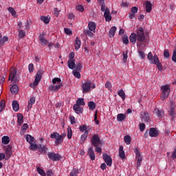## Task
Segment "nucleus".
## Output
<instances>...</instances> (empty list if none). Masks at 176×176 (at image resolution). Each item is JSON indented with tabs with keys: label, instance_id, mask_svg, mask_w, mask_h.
I'll return each mask as SVG.
<instances>
[{
	"label": "nucleus",
	"instance_id": "f257e3e1",
	"mask_svg": "<svg viewBox=\"0 0 176 176\" xmlns=\"http://www.w3.org/2000/svg\"><path fill=\"white\" fill-rule=\"evenodd\" d=\"M145 42V34H144V28H139L137 30V34L132 33L129 37V41L133 45L137 42Z\"/></svg>",
	"mask_w": 176,
	"mask_h": 176
},
{
	"label": "nucleus",
	"instance_id": "f03ea898",
	"mask_svg": "<svg viewBox=\"0 0 176 176\" xmlns=\"http://www.w3.org/2000/svg\"><path fill=\"white\" fill-rule=\"evenodd\" d=\"M147 58L150 62V64H155L159 71H163V66L159 60L157 55H152V52H149L147 55Z\"/></svg>",
	"mask_w": 176,
	"mask_h": 176
},
{
	"label": "nucleus",
	"instance_id": "7ed1b4c3",
	"mask_svg": "<svg viewBox=\"0 0 176 176\" xmlns=\"http://www.w3.org/2000/svg\"><path fill=\"white\" fill-rule=\"evenodd\" d=\"M63 86V82H61V78H54L52 79V85H50L49 90L51 91H58L60 89H61Z\"/></svg>",
	"mask_w": 176,
	"mask_h": 176
},
{
	"label": "nucleus",
	"instance_id": "20e7f679",
	"mask_svg": "<svg viewBox=\"0 0 176 176\" xmlns=\"http://www.w3.org/2000/svg\"><path fill=\"white\" fill-rule=\"evenodd\" d=\"M82 93H90L91 89H96V84L93 83V82L90 80H87L82 85Z\"/></svg>",
	"mask_w": 176,
	"mask_h": 176
},
{
	"label": "nucleus",
	"instance_id": "39448f33",
	"mask_svg": "<svg viewBox=\"0 0 176 176\" xmlns=\"http://www.w3.org/2000/svg\"><path fill=\"white\" fill-rule=\"evenodd\" d=\"M170 85H166L161 86V100L162 101H164L168 98V96H170Z\"/></svg>",
	"mask_w": 176,
	"mask_h": 176
},
{
	"label": "nucleus",
	"instance_id": "423d86ee",
	"mask_svg": "<svg viewBox=\"0 0 176 176\" xmlns=\"http://www.w3.org/2000/svg\"><path fill=\"white\" fill-rule=\"evenodd\" d=\"M25 138L27 142L30 144V148L32 151H36L38 149V145H36V142H35V138H34L32 135L28 134L25 135Z\"/></svg>",
	"mask_w": 176,
	"mask_h": 176
},
{
	"label": "nucleus",
	"instance_id": "0eeeda50",
	"mask_svg": "<svg viewBox=\"0 0 176 176\" xmlns=\"http://www.w3.org/2000/svg\"><path fill=\"white\" fill-rule=\"evenodd\" d=\"M8 80H11V82H14V83H17L19 82V78L17 77V71L16 70V68H10Z\"/></svg>",
	"mask_w": 176,
	"mask_h": 176
},
{
	"label": "nucleus",
	"instance_id": "6e6552de",
	"mask_svg": "<svg viewBox=\"0 0 176 176\" xmlns=\"http://www.w3.org/2000/svg\"><path fill=\"white\" fill-rule=\"evenodd\" d=\"M134 152L135 153V159L137 161V166L140 167L141 166V163L142 162V155H141V152L138 148L135 147Z\"/></svg>",
	"mask_w": 176,
	"mask_h": 176
},
{
	"label": "nucleus",
	"instance_id": "1a4fd4ad",
	"mask_svg": "<svg viewBox=\"0 0 176 176\" xmlns=\"http://www.w3.org/2000/svg\"><path fill=\"white\" fill-rule=\"evenodd\" d=\"M42 72H37L34 82L30 85V87L35 89V86H38V85H39V82H41V79H42Z\"/></svg>",
	"mask_w": 176,
	"mask_h": 176
},
{
	"label": "nucleus",
	"instance_id": "9d476101",
	"mask_svg": "<svg viewBox=\"0 0 176 176\" xmlns=\"http://www.w3.org/2000/svg\"><path fill=\"white\" fill-rule=\"evenodd\" d=\"M50 138L56 140L55 144L56 145H60V144H63V139H61V135H60L57 132H54L50 135Z\"/></svg>",
	"mask_w": 176,
	"mask_h": 176
},
{
	"label": "nucleus",
	"instance_id": "9b49d317",
	"mask_svg": "<svg viewBox=\"0 0 176 176\" xmlns=\"http://www.w3.org/2000/svg\"><path fill=\"white\" fill-rule=\"evenodd\" d=\"M102 12H104V17L106 21L109 22L112 20V16H111V11L109 10V8H105L104 7V10H102Z\"/></svg>",
	"mask_w": 176,
	"mask_h": 176
},
{
	"label": "nucleus",
	"instance_id": "f8f14e48",
	"mask_svg": "<svg viewBox=\"0 0 176 176\" xmlns=\"http://www.w3.org/2000/svg\"><path fill=\"white\" fill-rule=\"evenodd\" d=\"M47 156L49 159H51V160H53L54 162H58L61 159V156H60V155L54 153H48Z\"/></svg>",
	"mask_w": 176,
	"mask_h": 176
},
{
	"label": "nucleus",
	"instance_id": "ddd939ff",
	"mask_svg": "<svg viewBox=\"0 0 176 176\" xmlns=\"http://www.w3.org/2000/svg\"><path fill=\"white\" fill-rule=\"evenodd\" d=\"M100 140L98 135L97 134L94 135L92 136V140H91L92 145H94V146H98V145H100Z\"/></svg>",
	"mask_w": 176,
	"mask_h": 176
},
{
	"label": "nucleus",
	"instance_id": "4468645a",
	"mask_svg": "<svg viewBox=\"0 0 176 176\" xmlns=\"http://www.w3.org/2000/svg\"><path fill=\"white\" fill-rule=\"evenodd\" d=\"M103 159L109 167L112 166V158L108 154H103Z\"/></svg>",
	"mask_w": 176,
	"mask_h": 176
},
{
	"label": "nucleus",
	"instance_id": "2eb2a0df",
	"mask_svg": "<svg viewBox=\"0 0 176 176\" xmlns=\"http://www.w3.org/2000/svg\"><path fill=\"white\" fill-rule=\"evenodd\" d=\"M170 116H175V103L173 102H170V111H169Z\"/></svg>",
	"mask_w": 176,
	"mask_h": 176
},
{
	"label": "nucleus",
	"instance_id": "dca6fc26",
	"mask_svg": "<svg viewBox=\"0 0 176 176\" xmlns=\"http://www.w3.org/2000/svg\"><path fill=\"white\" fill-rule=\"evenodd\" d=\"M153 113L154 115H156L158 118H163L164 115V111L162 109L156 108L154 109Z\"/></svg>",
	"mask_w": 176,
	"mask_h": 176
},
{
	"label": "nucleus",
	"instance_id": "f3484780",
	"mask_svg": "<svg viewBox=\"0 0 176 176\" xmlns=\"http://www.w3.org/2000/svg\"><path fill=\"white\" fill-rule=\"evenodd\" d=\"M8 41H9V37L8 36H2V34H0V46H3Z\"/></svg>",
	"mask_w": 176,
	"mask_h": 176
},
{
	"label": "nucleus",
	"instance_id": "a211bd4d",
	"mask_svg": "<svg viewBox=\"0 0 176 176\" xmlns=\"http://www.w3.org/2000/svg\"><path fill=\"white\" fill-rule=\"evenodd\" d=\"M88 28L92 32H96V29L97 28V25H96V23L93 22V21H90L88 23Z\"/></svg>",
	"mask_w": 176,
	"mask_h": 176
},
{
	"label": "nucleus",
	"instance_id": "6ab92c4d",
	"mask_svg": "<svg viewBox=\"0 0 176 176\" xmlns=\"http://www.w3.org/2000/svg\"><path fill=\"white\" fill-rule=\"evenodd\" d=\"M150 137H157L159 135V131L155 128L150 129L149 131Z\"/></svg>",
	"mask_w": 176,
	"mask_h": 176
},
{
	"label": "nucleus",
	"instance_id": "aec40b11",
	"mask_svg": "<svg viewBox=\"0 0 176 176\" xmlns=\"http://www.w3.org/2000/svg\"><path fill=\"white\" fill-rule=\"evenodd\" d=\"M73 109L75 111L76 113H82V112H83V107H80L79 104H74Z\"/></svg>",
	"mask_w": 176,
	"mask_h": 176
},
{
	"label": "nucleus",
	"instance_id": "412c9836",
	"mask_svg": "<svg viewBox=\"0 0 176 176\" xmlns=\"http://www.w3.org/2000/svg\"><path fill=\"white\" fill-rule=\"evenodd\" d=\"M38 148V152H40V153H43L44 155L47 151V147L45 146V145L40 144L38 147H37V149Z\"/></svg>",
	"mask_w": 176,
	"mask_h": 176
},
{
	"label": "nucleus",
	"instance_id": "4be33fe9",
	"mask_svg": "<svg viewBox=\"0 0 176 176\" xmlns=\"http://www.w3.org/2000/svg\"><path fill=\"white\" fill-rule=\"evenodd\" d=\"M116 30H118V28H116V26H113L111 28L109 32V36L110 38H113V36H115V34H116Z\"/></svg>",
	"mask_w": 176,
	"mask_h": 176
},
{
	"label": "nucleus",
	"instance_id": "5701e85b",
	"mask_svg": "<svg viewBox=\"0 0 176 176\" xmlns=\"http://www.w3.org/2000/svg\"><path fill=\"white\" fill-rule=\"evenodd\" d=\"M44 36H45V34L43 33L42 34H40V36H39L40 42L43 46H45V45H47V43H49L47 40H46V38L43 37Z\"/></svg>",
	"mask_w": 176,
	"mask_h": 176
},
{
	"label": "nucleus",
	"instance_id": "b1692460",
	"mask_svg": "<svg viewBox=\"0 0 176 176\" xmlns=\"http://www.w3.org/2000/svg\"><path fill=\"white\" fill-rule=\"evenodd\" d=\"M81 45H82V43H81L80 40L79 39V38H76V41L74 42L75 49L76 50H79V49H80Z\"/></svg>",
	"mask_w": 176,
	"mask_h": 176
},
{
	"label": "nucleus",
	"instance_id": "393cba45",
	"mask_svg": "<svg viewBox=\"0 0 176 176\" xmlns=\"http://www.w3.org/2000/svg\"><path fill=\"white\" fill-rule=\"evenodd\" d=\"M119 156L120 159L123 160L126 157V154H124V151L123 150V146H120L119 148Z\"/></svg>",
	"mask_w": 176,
	"mask_h": 176
},
{
	"label": "nucleus",
	"instance_id": "a878e982",
	"mask_svg": "<svg viewBox=\"0 0 176 176\" xmlns=\"http://www.w3.org/2000/svg\"><path fill=\"white\" fill-rule=\"evenodd\" d=\"M34 104H35V98L34 97L30 98L28 101V109H31L32 108V105H34Z\"/></svg>",
	"mask_w": 176,
	"mask_h": 176
},
{
	"label": "nucleus",
	"instance_id": "bb28decb",
	"mask_svg": "<svg viewBox=\"0 0 176 176\" xmlns=\"http://www.w3.org/2000/svg\"><path fill=\"white\" fill-rule=\"evenodd\" d=\"M142 119L144 120L145 122H149L150 118H149V114L148 112H143L142 113Z\"/></svg>",
	"mask_w": 176,
	"mask_h": 176
},
{
	"label": "nucleus",
	"instance_id": "cd10ccee",
	"mask_svg": "<svg viewBox=\"0 0 176 176\" xmlns=\"http://www.w3.org/2000/svg\"><path fill=\"white\" fill-rule=\"evenodd\" d=\"M10 91L12 94H17L19 93V86L17 85H12L10 88Z\"/></svg>",
	"mask_w": 176,
	"mask_h": 176
},
{
	"label": "nucleus",
	"instance_id": "c85d7f7f",
	"mask_svg": "<svg viewBox=\"0 0 176 176\" xmlns=\"http://www.w3.org/2000/svg\"><path fill=\"white\" fill-rule=\"evenodd\" d=\"M23 119H24V116H23V114L19 113L17 115V122H18L19 126H21V124H23Z\"/></svg>",
	"mask_w": 176,
	"mask_h": 176
},
{
	"label": "nucleus",
	"instance_id": "c756f323",
	"mask_svg": "<svg viewBox=\"0 0 176 176\" xmlns=\"http://www.w3.org/2000/svg\"><path fill=\"white\" fill-rule=\"evenodd\" d=\"M152 11V3L150 1L146 2V12L147 13H151Z\"/></svg>",
	"mask_w": 176,
	"mask_h": 176
},
{
	"label": "nucleus",
	"instance_id": "7c9ffc66",
	"mask_svg": "<svg viewBox=\"0 0 176 176\" xmlns=\"http://www.w3.org/2000/svg\"><path fill=\"white\" fill-rule=\"evenodd\" d=\"M96 32H91L90 30H84V34L86 35V36H89L90 38H93L94 36V34Z\"/></svg>",
	"mask_w": 176,
	"mask_h": 176
},
{
	"label": "nucleus",
	"instance_id": "2f4dec72",
	"mask_svg": "<svg viewBox=\"0 0 176 176\" xmlns=\"http://www.w3.org/2000/svg\"><path fill=\"white\" fill-rule=\"evenodd\" d=\"M12 108L15 112H17V111H19V109H20V107H19V102L17 101L14 100L12 102Z\"/></svg>",
	"mask_w": 176,
	"mask_h": 176
},
{
	"label": "nucleus",
	"instance_id": "473e14b6",
	"mask_svg": "<svg viewBox=\"0 0 176 176\" xmlns=\"http://www.w3.org/2000/svg\"><path fill=\"white\" fill-rule=\"evenodd\" d=\"M1 142L4 145H8V144H9V142H10V138L8 136H3L1 138Z\"/></svg>",
	"mask_w": 176,
	"mask_h": 176
},
{
	"label": "nucleus",
	"instance_id": "72a5a7b5",
	"mask_svg": "<svg viewBox=\"0 0 176 176\" xmlns=\"http://www.w3.org/2000/svg\"><path fill=\"white\" fill-rule=\"evenodd\" d=\"M40 20H41V21H43V23H45V24H49V23L50 21V16H41L40 17Z\"/></svg>",
	"mask_w": 176,
	"mask_h": 176
},
{
	"label": "nucleus",
	"instance_id": "f704fd0d",
	"mask_svg": "<svg viewBox=\"0 0 176 176\" xmlns=\"http://www.w3.org/2000/svg\"><path fill=\"white\" fill-rule=\"evenodd\" d=\"M67 65L70 69H74V68H75V60H69L67 62Z\"/></svg>",
	"mask_w": 176,
	"mask_h": 176
},
{
	"label": "nucleus",
	"instance_id": "c9c22d12",
	"mask_svg": "<svg viewBox=\"0 0 176 176\" xmlns=\"http://www.w3.org/2000/svg\"><path fill=\"white\" fill-rule=\"evenodd\" d=\"M126 119V114L120 113L117 116V120L118 122H123Z\"/></svg>",
	"mask_w": 176,
	"mask_h": 176
},
{
	"label": "nucleus",
	"instance_id": "e433bc0d",
	"mask_svg": "<svg viewBox=\"0 0 176 176\" xmlns=\"http://www.w3.org/2000/svg\"><path fill=\"white\" fill-rule=\"evenodd\" d=\"M27 129H28V124H23L20 131L21 135H24V133L27 131Z\"/></svg>",
	"mask_w": 176,
	"mask_h": 176
},
{
	"label": "nucleus",
	"instance_id": "4c0bfd02",
	"mask_svg": "<svg viewBox=\"0 0 176 176\" xmlns=\"http://www.w3.org/2000/svg\"><path fill=\"white\" fill-rule=\"evenodd\" d=\"M12 146H8V148L6 149V155L7 157H10V155H12Z\"/></svg>",
	"mask_w": 176,
	"mask_h": 176
},
{
	"label": "nucleus",
	"instance_id": "58836bf2",
	"mask_svg": "<svg viewBox=\"0 0 176 176\" xmlns=\"http://www.w3.org/2000/svg\"><path fill=\"white\" fill-rule=\"evenodd\" d=\"M87 134H89V131H86L84 134H82L81 135V138H80V141L81 142H85V141H86V140L87 139Z\"/></svg>",
	"mask_w": 176,
	"mask_h": 176
},
{
	"label": "nucleus",
	"instance_id": "ea45409f",
	"mask_svg": "<svg viewBox=\"0 0 176 176\" xmlns=\"http://www.w3.org/2000/svg\"><path fill=\"white\" fill-rule=\"evenodd\" d=\"M124 140L126 145H130V144H131V138L130 137V135L124 136Z\"/></svg>",
	"mask_w": 176,
	"mask_h": 176
},
{
	"label": "nucleus",
	"instance_id": "a19ab883",
	"mask_svg": "<svg viewBox=\"0 0 176 176\" xmlns=\"http://www.w3.org/2000/svg\"><path fill=\"white\" fill-rule=\"evenodd\" d=\"M118 96L121 97L122 100H126V94H124V91H123V89L118 91Z\"/></svg>",
	"mask_w": 176,
	"mask_h": 176
},
{
	"label": "nucleus",
	"instance_id": "79ce46f5",
	"mask_svg": "<svg viewBox=\"0 0 176 176\" xmlns=\"http://www.w3.org/2000/svg\"><path fill=\"white\" fill-rule=\"evenodd\" d=\"M36 170H37V173H38V174H40V175L46 176V173H45V170H43V169L41 168V167L38 166L36 168Z\"/></svg>",
	"mask_w": 176,
	"mask_h": 176
},
{
	"label": "nucleus",
	"instance_id": "37998d69",
	"mask_svg": "<svg viewBox=\"0 0 176 176\" xmlns=\"http://www.w3.org/2000/svg\"><path fill=\"white\" fill-rule=\"evenodd\" d=\"M67 138L68 140L72 138V129H71V126L67 127Z\"/></svg>",
	"mask_w": 176,
	"mask_h": 176
},
{
	"label": "nucleus",
	"instance_id": "c03bdc74",
	"mask_svg": "<svg viewBox=\"0 0 176 176\" xmlns=\"http://www.w3.org/2000/svg\"><path fill=\"white\" fill-rule=\"evenodd\" d=\"M104 87L106 89H108L109 91H112V84L111 83V82L107 81L105 83Z\"/></svg>",
	"mask_w": 176,
	"mask_h": 176
},
{
	"label": "nucleus",
	"instance_id": "a18cd8bd",
	"mask_svg": "<svg viewBox=\"0 0 176 176\" xmlns=\"http://www.w3.org/2000/svg\"><path fill=\"white\" fill-rule=\"evenodd\" d=\"M88 107L89 109L94 111V109H96V103H94L93 101H91L88 103Z\"/></svg>",
	"mask_w": 176,
	"mask_h": 176
},
{
	"label": "nucleus",
	"instance_id": "49530a36",
	"mask_svg": "<svg viewBox=\"0 0 176 176\" xmlns=\"http://www.w3.org/2000/svg\"><path fill=\"white\" fill-rule=\"evenodd\" d=\"M98 2L101 5V10H105V0H98Z\"/></svg>",
	"mask_w": 176,
	"mask_h": 176
},
{
	"label": "nucleus",
	"instance_id": "de8ad7c7",
	"mask_svg": "<svg viewBox=\"0 0 176 176\" xmlns=\"http://www.w3.org/2000/svg\"><path fill=\"white\" fill-rule=\"evenodd\" d=\"M85 100H83V98H78L76 101V105H85Z\"/></svg>",
	"mask_w": 176,
	"mask_h": 176
},
{
	"label": "nucleus",
	"instance_id": "09e8293b",
	"mask_svg": "<svg viewBox=\"0 0 176 176\" xmlns=\"http://www.w3.org/2000/svg\"><path fill=\"white\" fill-rule=\"evenodd\" d=\"M73 75L75 78H77V79H80V73L76 70L73 71Z\"/></svg>",
	"mask_w": 176,
	"mask_h": 176
},
{
	"label": "nucleus",
	"instance_id": "8fccbe9b",
	"mask_svg": "<svg viewBox=\"0 0 176 176\" xmlns=\"http://www.w3.org/2000/svg\"><path fill=\"white\" fill-rule=\"evenodd\" d=\"M122 42L124 45H129V37L126 35H124L122 37Z\"/></svg>",
	"mask_w": 176,
	"mask_h": 176
},
{
	"label": "nucleus",
	"instance_id": "3c124183",
	"mask_svg": "<svg viewBox=\"0 0 176 176\" xmlns=\"http://www.w3.org/2000/svg\"><path fill=\"white\" fill-rule=\"evenodd\" d=\"M8 12H10V13H11L12 16H14V17L16 16V10H14V8L10 7L8 8Z\"/></svg>",
	"mask_w": 176,
	"mask_h": 176
},
{
	"label": "nucleus",
	"instance_id": "603ef678",
	"mask_svg": "<svg viewBox=\"0 0 176 176\" xmlns=\"http://www.w3.org/2000/svg\"><path fill=\"white\" fill-rule=\"evenodd\" d=\"M5 109V100H1L0 102V112H2Z\"/></svg>",
	"mask_w": 176,
	"mask_h": 176
},
{
	"label": "nucleus",
	"instance_id": "864d4df0",
	"mask_svg": "<svg viewBox=\"0 0 176 176\" xmlns=\"http://www.w3.org/2000/svg\"><path fill=\"white\" fill-rule=\"evenodd\" d=\"M25 36V32L24 30H20L19 33V38H23Z\"/></svg>",
	"mask_w": 176,
	"mask_h": 176
},
{
	"label": "nucleus",
	"instance_id": "5fc2aeb1",
	"mask_svg": "<svg viewBox=\"0 0 176 176\" xmlns=\"http://www.w3.org/2000/svg\"><path fill=\"white\" fill-rule=\"evenodd\" d=\"M64 32L66 34V35H72V30H69V28H65Z\"/></svg>",
	"mask_w": 176,
	"mask_h": 176
},
{
	"label": "nucleus",
	"instance_id": "6e6d98bb",
	"mask_svg": "<svg viewBox=\"0 0 176 176\" xmlns=\"http://www.w3.org/2000/svg\"><path fill=\"white\" fill-rule=\"evenodd\" d=\"M76 10H78L79 12H84V10H85V8L82 5L77 6L76 7Z\"/></svg>",
	"mask_w": 176,
	"mask_h": 176
},
{
	"label": "nucleus",
	"instance_id": "4d7b16f0",
	"mask_svg": "<svg viewBox=\"0 0 176 176\" xmlns=\"http://www.w3.org/2000/svg\"><path fill=\"white\" fill-rule=\"evenodd\" d=\"M60 12H61V10H58V8H54V13L56 17H58V14H60Z\"/></svg>",
	"mask_w": 176,
	"mask_h": 176
},
{
	"label": "nucleus",
	"instance_id": "13d9d810",
	"mask_svg": "<svg viewBox=\"0 0 176 176\" xmlns=\"http://www.w3.org/2000/svg\"><path fill=\"white\" fill-rule=\"evenodd\" d=\"M127 58H128L127 52H123V63H127Z\"/></svg>",
	"mask_w": 176,
	"mask_h": 176
},
{
	"label": "nucleus",
	"instance_id": "bf43d9fd",
	"mask_svg": "<svg viewBox=\"0 0 176 176\" xmlns=\"http://www.w3.org/2000/svg\"><path fill=\"white\" fill-rule=\"evenodd\" d=\"M164 56L165 58H168V57H170V52H168V50H165L164 51Z\"/></svg>",
	"mask_w": 176,
	"mask_h": 176
},
{
	"label": "nucleus",
	"instance_id": "052dcab7",
	"mask_svg": "<svg viewBox=\"0 0 176 176\" xmlns=\"http://www.w3.org/2000/svg\"><path fill=\"white\" fill-rule=\"evenodd\" d=\"M172 60L173 61V63H176V49L173 50Z\"/></svg>",
	"mask_w": 176,
	"mask_h": 176
},
{
	"label": "nucleus",
	"instance_id": "680f3d73",
	"mask_svg": "<svg viewBox=\"0 0 176 176\" xmlns=\"http://www.w3.org/2000/svg\"><path fill=\"white\" fill-rule=\"evenodd\" d=\"M78 175V170L73 169L70 173V176H76Z\"/></svg>",
	"mask_w": 176,
	"mask_h": 176
},
{
	"label": "nucleus",
	"instance_id": "e2e57ef3",
	"mask_svg": "<svg viewBox=\"0 0 176 176\" xmlns=\"http://www.w3.org/2000/svg\"><path fill=\"white\" fill-rule=\"evenodd\" d=\"M79 130H80V131H81L82 133H83V131H85V133H86V131H87V129H86V126H85V125L80 126L79 127Z\"/></svg>",
	"mask_w": 176,
	"mask_h": 176
},
{
	"label": "nucleus",
	"instance_id": "0e129e2a",
	"mask_svg": "<svg viewBox=\"0 0 176 176\" xmlns=\"http://www.w3.org/2000/svg\"><path fill=\"white\" fill-rule=\"evenodd\" d=\"M138 53L140 58H145V53L142 50H139Z\"/></svg>",
	"mask_w": 176,
	"mask_h": 176
},
{
	"label": "nucleus",
	"instance_id": "69168bd1",
	"mask_svg": "<svg viewBox=\"0 0 176 176\" xmlns=\"http://www.w3.org/2000/svg\"><path fill=\"white\" fill-rule=\"evenodd\" d=\"M28 68L30 72H34V64L30 63L28 66Z\"/></svg>",
	"mask_w": 176,
	"mask_h": 176
},
{
	"label": "nucleus",
	"instance_id": "338daca9",
	"mask_svg": "<svg viewBox=\"0 0 176 176\" xmlns=\"http://www.w3.org/2000/svg\"><path fill=\"white\" fill-rule=\"evenodd\" d=\"M140 131H144V130H145V124L144 123L140 124Z\"/></svg>",
	"mask_w": 176,
	"mask_h": 176
},
{
	"label": "nucleus",
	"instance_id": "774afa93",
	"mask_svg": "<svg viewBox=\"0 0 176 176\" xmlns=\"http://www.w3.org/2000/svg\"><path fill=\"white\" fill-rule=\"evenodd\" d=\"M171 157L172 159H176V148H175L174 151L172 153Z\"/></svg>",
	"mask_w": 176,
	"mask_h": 176
}]
</instances>
